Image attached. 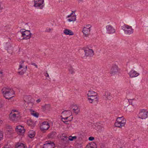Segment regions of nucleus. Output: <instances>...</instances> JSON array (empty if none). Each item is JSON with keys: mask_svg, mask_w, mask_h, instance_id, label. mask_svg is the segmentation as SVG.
Masks as SVG:
<instances>
[{"mask_svg": "<svg viewBox=\"0 0 148 148\" xmlns=\"http://www.w3.org/2000/svg\"><path fill=\"white\" fill-rule=\"evenodd\" d=\"M4 97L6 99H10L14 96L12 95H14V92L12 89L4 87L1 90Z\"/></svg>", "mask_w": 148, "mask_h": 148, "instance_id": "1", "label": "nucleus"}, {"mask_svg": "<svg viewBox=\"0 0 148 148\" xmlns=\"http://www.w3.org/2000/svg\"><path fill=\"white\" fill-rule=\"evenodd\" d=\"M126 120L123 116L118 117L115 123V125L117 127L121 128L125 126L126 123Z\"/></svg>", "mask_w": 148, "mask_h": 148, "instance_id": "2", "label": "nucleus"}, {"mask_svg": "<svg viewBox=\"0 0 148 148\" xmlns=\"http://www.w3.org/2000/svg\"><path fill=\"white\" fill-rule=\"evenodd\" d=\"M20 115L19 113L16 110H13L10 114V118L13 121H17L20 119Z\"/></svg>", "mask_w": 148, "mask_h": 148, "instance_id": "3", "label": "nucleus"}, {"mask_svg": "<svg viewBox=\"0 0 148 148\" xmlns=\"http://www.w3.org/2000/svg\"><path fill=\"white\" fill-rule=\"evenodd\" d=\"M24 61H22L20 64L19 68L18 69V73L21 75H22L25 72L27 69V67L26 65L24 64Z\"/></svg>", "mask_w": 148, "mask_h": 148, "instance_id": "4", "label": "nucleus"}, {"mask_svg": "<svg viewBox=\"0 0 148 148\" xmlns=\"http://www.w3.org/2000/svg\"><path fill=\"white\" fill-rule=\"evenodd\" d=\"M122 29L126 34L130 35L133 34L134 32V30L132 27L127 25H124L122 27Z\"/></svg>", "mask_w": 148, "mask_h": 148, "instance_id": "5", "label": "nucleus"}, {"mask_svg": "<svg viewBox=\"0 0 148 148\" xmlns=\"http://www.w3.org/2000/svg\"><path fill=\"white\" fill-rule=\"evenodd\" d=\"M120 69L118 66L115 64H113L111 68L110 74L111 76H114L118 73Z\"/></svg>", "mask_w": 148, "mask_h": 148, "instance_id": "6", "label": "nucleus"}, {"mask_svg": "<svg viewBox=\"0 0 148 148\" xmlns=\"http://www.w3.org/2000/svg\"><path fill=\"white\" fill-rule=\"evenodd\" d=\"M91 26L90 25H86L85 26L83 29L82 32L84 34V35L86 37L88 36L89 34L90 31V27Z\"/></svg>", "mask_w": 148, "mask_h": 148, "instance_id": "7", "label": "nucleus"}, {"mask_svg": "<svg viewBox=\"0 0 148 148\" xmlns=\"http://www.w3.org/2000/svg\"><path fill=\"white\" fill-rule=\"evenodd\" d=\"M148 112L144 110H141L138 114V116L139 118L142 119H146L147 116Z\"/></svg>", "mask_w": 148, "mask_h": 148, "instance_id": "8", "label": "nucleus"}, {"mask_svg": "<svg viewBox=\"0 0 148 148\" xmlns=\"http://www.w3.org/2000/svg\"><path fill=\"white\" fill-rule=\"evenodd\" d=\"M21 34L22 36L23 37V39L27 40L29 39L31 36V34L29 30L22 31Z\"/></svg>", "mask_w": 148, "mask_h": 148, "instance_id": "9", "label": "nucleus"}, {"mask_svg": "<svg viewBox=\"0 0 148 148\" xmlns=\"http://www.w3.org/2000/svg\"><path fill=\"white\" fill-rule=\"evenodd\" d=\"M34 6L35 7H40V9H42L44 6V0L34 1Z\"/></svg>", "mask_w": 148, "mask_h": 148, "instance_id": "10", "label": "nucleus"}, {"mask_svg": "<svg viewBox=\"0 0 148 148\" xmlns=\"http://www.w3.org/2000/svg\"><path fill=\"white\" fill-rule=\"evenodd\" d=\"M50 126L49 123L47 121L44 122L40 126V129L41 130L45 132L49 128Z\"/></svg>", "mask_w": 148, "mask_h": 148, "instance_id": "11", "label": "nucleus"}, {"mask_svg": "<svg viewBox=\"0 0 148 148\" xmlns=\"http://www.w3.org/2000/svg\"><path fill=\"white\" fill-rule=\"evenodd\" d=\"M88 100L90 103H97L98 101V98L97 95L93 96L88 97Z\"/></svg>", "mask_w": 148, "mask_h": 148, "instance_id": "12", "label": "nucleus"}, {"mask_svg": "<svg viewBox=\"0 0 148 148\" xmlns=\"http://www.w3.org/2000/svg\"><path fill=\"white\" fill-rule=\"evenodd\" d=\"M85 56L86 57H91L94 55V51L92 49L86 48L84 50Z\"/></svg>", "mask_w": 148, "mask_h": 148, "instance_id": "13", "label": "nucleus"}, {"mask_svg": "<svg viewBox=\"0 0 148 148\" xmlns=\"http://www.w3.org/2000/svg\"><path fill=\"white\" fill-rule=\"evenodd\" d=\"M106 32L108 34L114 33L115 31L114 28L110 25H107L106 26Z\"/></svg>", "mask_w": 148, "mask_h": 148, "instance_id": "14", "label": "nucleus"}, {"mask_svg": "<svg viewBox=\"0 0 148 148\" xmlns=\"http://www.w3.org/2000/svg\"><path fill=\"white\" fill-rule=\"evenodd\" d=\"M128 74L130 77L134 78L138 76L139 74L136 71L132 69L129 72Z\"/></svg>", "mask_w": 148, "mask_h": 148, "instance_id": "15", "label": "nucleus"}, {"mask_svg": "<svg viewBox=\"0 0 148 148\" xmlns=\"http://www.w3.org/2000/svg\"><path fill=\"white\" fill-rule=\"evenodd\" d=\"M16 131L19 134H22L25 132V130L24 127L20 125L17 127Z\"/></svg>", "mask_w": 148, "mask_h": 148, "instance_id": "16", "label": "nucleus"}, {"mask_svg": "<svg viewBox=\"0 0 148 148\" xmlns=\"http://www.w3.org/2000/svg\"><path fill=\"white\" fill-rule=\"evenodd\" d=\"M46 142V143L43 145V148H53L54 146V144L52 142L48 141Z\"/></svg>", "mask_w": 148, "mask_h": 148, "instance_id": "17", "label": "nucleus"}, {"mask_svg": "<svg viewBox=\"0 0 148 148\" xmlns=\"http://www.w3.org/2000/svg\"><path fill=\"white\" fill-rule=\"evenodd\" d=\"M63 33L66 35L69 36L73 35L74 34L73 33L71 30L67 29H65L63 31Z\"/></svg>", "mask_w": 148, "mask_h": 148, "instance_id": "18", "label": "nucleus"}, {"mask_svg": "<svg viewBox=\"0 0 148 148\" xmlns=\"http://www.w3.org/2000/svg\"><path fill=\"white\" fill-rule=\"evenodd\" d=\"M42 109L44 111H49L51 109V106L49 104H46L42 106Z\"/></svg>", "mask_w": 148, "mask_h": 148, "instance_id": "19", "label": "nucleus"}, {"mask_svg": "<svg viewBox=\"0 0 148 148\" xmlns=\"http://www.w3.org/2000/svg\"><path fill=\"white\" fill-rule=\"evenodd\" d=\"M73 112L76 114H77L79 112L80 109L77 106H74L73 107Z\"/></svg>", "mask_w": 148, "mask_h": 148, "instance_id": "20", "label": "nucleus"}, {"mask_svg": "<svg viewBox=\"0 0 148 148\" xmlns=\"http://www.w3.org/2000/svg\"><path fill=\"white\" fill-rule=\"evenodd\" d=\"M97 93L93 91H89L87 94L88 97L93 96L97 95Z\"/></svg>", "mask_w": 148, "mask_h": 148, "instance_id": "21", "label": "nucleus"}, {"mask_svg": "<svg viewBox=\"0 0 148 148\" xmlns=\"http://www.w3.org/2000/svg\"><path fill=\"white\" fill-rule=\"evenodd\" d=\"M69 18L67 20L69 22H74L76 20V16L75 15H73L71 16V17Z\"/></svg>", "mask_w": 148, "mask_h": 148, "instance_id": "22", "label": "nucleus"}, {"mask_svg": "<svg viewBox=\"0 0 148 148\" xmlns=\"http://www.w3.org/2000/svg\"><path fill=\"white\" fill-rule=\"evenodd\" d=\"M27 124L28 125L32 127L34 125L35 123L31 119H29L27 120Z\"/></svg>", "mask_w": 148, "mask_h": 148, "instance_id": "23", "label": "nucleus"}, {"mask_svg": "<svg viewBox=\"0 0 148 148\" xmlns=\"http://www.w3.org/2000/svg\"><path fill=\"white\" fill-rule=\"evenodd\" d=\"M25 147L24 144L21 143H18L16 145L15 148H25Z\"/></svg>", "mask_w": 148, "mask_h": 148, "instance_id": "24", "label": "nucleus"}, {"mask_svg": "<svg viewBox=\"0 0 148 148\" xmlns=\"http://www.w3.org/2000/svg\"><path fill=\"white\" fill-rule=\"evenodd\" d=\"M62 114L69 116L72 115V113L70 111H64L62 112Z\"/></svg>", "mask_w": 148, "mask_h": 148, "instance_id": "25", "label": "nucleus"}, {"mask_svg": "<svg viewBox=\"0 0 148 148\" xmlns=\"http://www.w3.org/2000/svg\"><path fill=\"white\" fill-rule=\"evenodd\" d=\"M64 138L66 139L68 138V139L67 140L70 141H73L74 140L76 139L77 138V137L76 136H70L68 138L66 136H64Z\"/></svg>", "mask_w": 148, "mask_h": 148, "instance_id": "26", "label": "nucleus"}, {"mask_svg": "<svg viewBox=\"0 0 148 148\" xmlns=\"http://www.w3.org/2000/svg\"><path fill=\"white\" fill-rule=\"evenodd\" d=\"M95 143H91L88 144L86 146V148H95Z\"/></svg>", "mask_w": 148, "mask_h": 148, "instance_id": "27", "label": "nucleus"}, {"mask_svg": "<svg viewBox=\"0 0 148 148\" xmlns=\"http://www.w3.org/2000/svg\"><path fill=\"white\" fill-rule=\"evenodd\" d=\"M105 95L107 99L110 100L112 99V97L110 93L107 92L106 93Z\"/></svg>", "mask_w": 148, "mask_h": 148, "instance_id": "28", "label": "nucleus"}, {"mask_svg": "<svg viewBox=\"0 0 148 148\" xmlns=\"http://www.w3.org/2000/svg\"><path fill=\"white\" fill-rule=\"evenodd\" d=\"M5 47L6 50H8L11 48V44L9 43H7L5 45Z\"/></svg>", "mask_w": 148, "mask_h": 148, "instance_id": "29", "label": "nucleus"}, {"mask_svg": "<svg viewBox=\"0 0 148 148\" xmlns=\"http://www.w3.org/2000/svg\"><path fill=\"white\" fill-rule=\"evenodd\" d=\"M74 70V69L72 66H70L69 69V72L72 74L75 73Z\"/></svg>", "mask_w": 148, "mask_h": 148, "instance_id": "30", "label": "nucleus"}, {"mask_svg": "<svg viewBox=\"0 0 148 148\" xmlns=\"http://www.w3.org/2000/svg\"><path fill=\"white\" fill-rule=\"evenodd\" d=\"M56 134V132H53L49 134V137L50 138H53Z\"/></svg>", "mask_w": 148, "mask_h": 148, "instance_id": "31", "label": "nucleus"}, {"mask_svg": "<svg viewBox=\"0 0 148 148\" xmlns=\"http://www.w3.org/2000/svg\"><path fill=\"white\" fill-rule=\"evenodd\" d=\"M28 136L31 138H33L35 136V134L34 132H29Z\"/></svg>", "mask_w": 148, "mask_h": 148, "instance_id": "32", "label": "nucleus"}, {"mask_svg": "<svg viewBox=\"0 0 148 148\" xmlns=\"http://www.w3.org/2000/svg\"><path fill=\"white\" fill-rule=\"evenodd\" d=\"M31 114L34 116L38 117V115L34 111H33L32 110L30 111Z\"/></svg>", "mask_w": 148, "mask_h": 148, "instance_id": "33", "label": "nucleus"}, {"mask_svg": "<svg viewBox=\"0 0 148 148\" xmlns=\"http://www.w3.org/2000/svg\"><path fill=\"white\" fill-rule=\"evenodd\" d=\"M10 29V27L8 25L4 27V29L7 32H9Z\"/></svg>", "mask_w": 148, "mask_h": 148, "instance_id": "34", "label": "nucleus"}, {"mask_svg": "<svg viewBox=\"0 0 148 148\" xmlns=\"http://www.w3.org/2000/svg\"><path fill=\"white\" fill-rule=\"evenodd\" d=\"M3 137V134L2 132L0 131V140H2Z\"/></svg>", "mask_w": 148, "mask_h": 148, "instance_id": "35", "label": "nucleus"}, {"mask_svg": "<svg viewBox=\"0 0 148 148\" xmlns=\"http://www.w3.org/2000/svg\"><path fill=\"white\" fill-rule=\"evenodd\" d=\"M71 120H69V121H65L64 120H62V121L66 124H69V123L70 121Z\"/></svg>", "mask_w": 148, "mask_h": 148, "instance_id": "36", "label": "nucleus"}, {"mask_svg": "<svg viewBox=\"0 0 148 148\" xmlns=\"http://www.w3.org/2000/svg\"><path fill=\"white\" fill-rule=\"evenodd\" d=\"M75 12V11H72V12L71 14H70L67 17V18H69V17H71V16H72L73 15H74L73 14V13Z\"/></svg>", "mask_w": 148, "mask_h": 148, "instance_id": "37", "label": "nucleus"}, {"mask_svg": "<svg viewBox=\"0 0 148 148\" xmlns=\"http://www.w3.org/2000/svg\"><path fill=\"white\" fill-rule=\"evenodd\" d=\"M94 138L93 137H90L89 138V140L90 141H92L94 139Z\"/></svg>", "mask_w": 148, "mask_h": 148, "instance_id": "38", "label": "nucleus"}, {"mask_svg": "<svg viewBox=\"0 0 148 148\" xmlns=\"http://www.w3.org/2000/svg\"><path fill=\"white\" fill-rule=\"evenodd\" d=\"M68 117H69L68 116H67V117H65V118H62V120H67V119Z\"/></svg>", "mask_w": 148, "mask_h": 148, "instance_id": "39", "label": "nucleus"}, {"mask_svg": "<svg viewBox=\"0 0 148 148\" xmlns=\"http://www.w3.org/2000/svg\"><path fill=\"white\" fill-rule=\"evenodd\" d=\"M46 74L47 75H45L46 76V77H49V75L47 73H47H46Z\"/></svg>", "mask_w": 148, "mask_h": 148, "instance_id": "40", "label": "nucleus"}, {"mask_svg": "<svg viewBox=\"0 0 148 148\" xmlns=\"http://www.w3.org/2000/svg\"><path fill=\"white\" fill-rule=\"evenodd\" d=\"M3 123V121L2 120H0V125L2 124Z\"/></svg>", "mask_w": 148, "mask_h": 148, "instance_id": "41", "label": "nucleus"}, {"mask_svg": "<svg viewBox=\"0 0 148 148\" xmlns=\"http://www.w3.org/2000/svg\"><path fill=\"white\" fill-rule=\"evenodd\" d=\"M36 101L37 103H39L40 101V99H38L36 100Z\"/></svg>", "mask_w": 148, "mask_h": 148, "instance_id": "42", "label": "nucleus"}, {"mask_svg": "<svg viewBox=\"0 0 148 148\" xmlns=\"http://www.w3.org/2000/svg\"><path fill=\"white\" fill-rule=\"evenodd\" d=\"M51 29L50 28H48V29H47V31L48 32H49L51 31Z\"/></svg>", "mask_w": 148, "mask_h": 148, "instance_id": "43", "label": "nucleus"}, {"mask_svg": "<svg viewBox=\"0 0 148 148\" xmlns=\"http://www.w3.org/2000/svg\"><path fill=\"white\" fill-rule=\"evenodd\" d=\"M1 10H2V8H1V5H0V12H1Z\"/></svg>", "mask_w": 148, "mask_h": 148, "instance_id": "44", "label": "nucleus"}, {"mask_svg": "<svg viewBox=\"0 0 148 148\" xmlns=\"http://www.w3.org/2000/svg\"><path fill=\"white\" fill-rule=\"evenodd\" d=\"M35 66H36V68H37L38 67H37V65H36V64H35Z\"/></svg>", "mask_w": 148, "mask_h": 148, "instance_id": "45", "label": "nucleus"}, {"mask_svg": "<svg viewBox=\"0 0 148 148\" xmlns=\"http://www.w3.org/2000/svg\"><path fill=\"white\" fill-rule=\"evenodd\" d=\"M5 147V148H9V147H7V146Z\"/></svg>", "mask_w": 148, "mask_h": 148, "instance_id": "46", "label": "nucleus"}, {"mask_svg": "<svg viewBox=\"0 0 148 148\" xmlns=\"http://www.w3.org/2000/svg\"><path fill=\"white\" fill-rule=\"evenodd\" d=\"M82 0H79V2H80L81 1H82Z\"/></svg>", "mask_w": 148, "mask_h": 148, "instance_id": "47", "label": "nucleus"}, {"mask_svg": "<svg viewBox=\"0 0 148 148\" xmlns=\"http://www.w3.org/2000/svg\"><path fill=\"white\" fill-rule=\"evenodd\" d=\"M0 73H1V74H2V72H1V71H0Z\"/></svg>", "mask_w": 148, "mask_h": 148, "instance_id": "48", "label": "nucleus"}, {"mask_svg": "<svg viewBox=\"0 0 148 148\" xmlns=\"http://www.w3.org/2000/svg\"><path fill=\"white\" fill-rule=\"evenodd\" d=\"M35 63H34V64H34V65H35Z\"/></svg>", "mask_w": 148, "mask_h": 148, "instance_id": "49", "label": "nucleus"}]
</instances>
